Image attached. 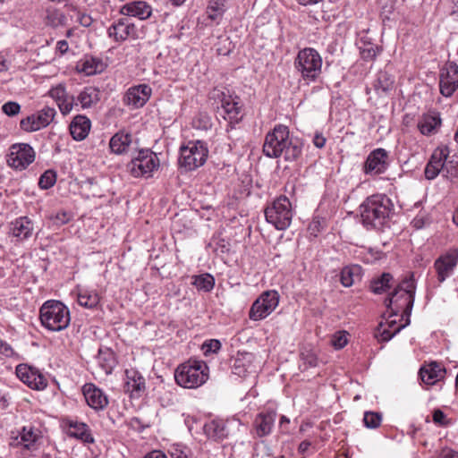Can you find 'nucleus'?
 Listing matches in <instances>:
<instances>
[{
  "instance_id": "obj_52",
  "label": "nucleus",
  "mask_w": 458,
  "mask_h": 458,
  "mask_svg": "<svg viewBox=\"0 0 458 458\" xmlns=\"http://www.w3.org/2000/svg\"><path fill=\"white\" fill-rule=\"evenodd\" d=\"M219 44H223L225 48L217 47L216 52H217L218 55H228L231 52V50H232V48H231L232 42L229 40V38H220L219 39Z\"/></svg>"
},
{
  "instance_id": "obj_36",
  "label": "nucleus",
  "mask_w": 458,
  "mask_h": 458,
  "mask_svg": "<svg viewBox=\"0 0 458 458\" xmlns=\"http://www.w3.org/2000/svg\"><path fill=\"white\" fill-rule=\"evenodd\" d=\"M361 267L360 266H349L342 269L340 275L341 284L344 287L352 286L355 279L360 278Z\"/></svg>"
},
{
  "instance_id": "obj_34",
  "label": "nucleus",
  "mask_w": 458,
  "mask_h": 458,
  "mask_svg": "<svg viewBox=\"0 0 458 458\" xmlns=\"http://www.w3.org/2000/svg\"><path fill=\"white\" fill-rule=\"evenodd\" d=\"M71 435L86 443H93L94 438L87 424L82 422H71L69 424Z\"/></svg>"
},
{
  "instance_id": "obj_41",
  "label": "nucleus",
  "mask_w": 458,
  "mask_h": 458,
  "mask_svg": "<svg viewBox=\"0 0 458 458\" xmlns=\"http://www.w3.org/2000/svg\"><path fill=\"white\" fill-rule=\"evenodd\" d=\"M66 20L65 14L59 10L48 11L46 17L47 24L55 28L65 25Z\"/></svg>"
},
{
  "instance_id": "obj_27",
  "label": "nucleus",
  "mask_w": 458,
  "mask_h": 458,
  "mask_svg": "<svg viewBox=\"0 0 458 458\" xmlns=\"http://www.w3.org/2000/svg\"><path fill=\"white\" fill-rule=\"evenodd\" d=\"M11 231L17 239L21 241L26 240L32 235V222L27 216H21L12 223Z\"/></svg>"
},
{
  "instance_id": "obj_55",
  "label": "nucleus",
  "mask_w": 458,
  "mask_h": 458,
  "mask_svg": "<svg viewBox=\"0 0 458 458\" xmlns=\"http://www.w3.org/2000/svg\"><path fill=\"white\" fill-rule=\"evenodd\" d=\"M439 458H458L455 451L450 448H444L439 455Z\"/></svg>"
},
{
  "instance_id": "obj_58",
  "label": "nucleus",
  "mask_w": 458,
  "mask_h": 458,
  "mask_svg": "<svg viewBox=\"0 0 458 458\" xmlns=\"http://www.w3.org/2000/svg\"><path fill=\"white\" fill-rule=\"evenodd\" d=\"M0 352L5 356H11L13 353V351L8 344L3 342V346L0 348Z\"/></svg>"
},
{
  "instance_id": "obj_15",
  "label": "nucleus",
  "mask_w": 458,
  "mask_h": 458,
  "mask_svg": "<svg viewBox=\"0 0 458 458\" xmlns=\"http://www.w3.org/2000/svg\"><path fill=\"white\" fill-rule=\"evenodd\" d=\"M16 375L31 389L42 390L47 385V378L38 369L26 364H19L16 367Z\"/></svg>"
},
{
  "instance_id": "obj_25",
  "label": "nucleus",
  "mask_w": 458,
  "mask_h": 458,
  "mask_svg": "<svg viewBox=\"0 0 458 458\" xmlns=\"http://www.w3.org/2000/svg\"><path fill=\"white\" fill-rule=\"evenodd\" d=\"M276 412L269 411L259 413L254 420L256 434L259 437H263L270 434L276 420Z\"/></svg>"
},
{
  "instance_id": "obj_33",
  "label": "nucleus",
  "mask_w": 458,
  "mask_h": 458,
  "mask_svg": "<svg viewBox=\"0 0 458 458\" xmlns=\"http://www.w3.org/2000/svg\"><path fill=\"white\" fill-rule=\"evenodd\" d=\"M131 142V135L129 133L118 132L110 140V148L115 154H121L126 150Z\"/></svg>"
},
{
  "instance_id": "obj_11",
  "label": "nucleus",
  "mask_w": 458,
  "mask_h": 458,
  "mask_svg": "<svg viewBox=\"0 0 458 458\" xmlns=\"http://www.w3.org/2000/svg\"><path fill=\"white\" fill-rule=\"evenodd\" d=\"M158 166V157L149 149L140 150L138 155L128 164V169L134 177H149Z\"/></svg>"
},
{
  "instance_id": "obj_5",
  "label": "nucleus",
  "mask_w": 458,
  "mask_h": 458,
  "mask_svg": "<svg viewBox=\"0 0 458 458\" xmlns=\"http://www.w3.org/2000/svg\"><path fill=\"white\" fill-rule=\"evenodd\" d=\"M39 318L42 325L51 331H61L70 324L69 309L61 301H47L40 308Z\"/></svg>"
},
{
  "instance_id": "obj_23",
  "label": "nucleus",
  "mask_w": 458,
  "mask_h": 458,
  "mask_svg": "<svg viewBox=\"0 0 458 458\" xmlns=\"http://www.w3.org/2000/svg\"><path fill=\"white\" fill-rule=\"evenodd\" d=\"M120 13L123 15L132 16L140 20H146L152 13L151 6L144 1H134L124 4Z\"/></svg>"
},
{
  "instance_id": "obj_39",
  "label": "nucleus",
  "mask_w": 458,
  "mask_h": 458,
  "mask_svg": "<svg viewBox=\"0 0 458 458\" xmlns=\"http://www.w3.org/2000/svg\"><path fill=\"white\" fill-rule=\"evenodd\" d=\"M439 124V118L432 115H424L419 122L418 128L423 135H429Z\"/></svg>"
},
{
  "instance_id": "obj_32",
  "label": "nucleus",
  "mask_w": 458,
  "mask_h": 458,
  "mask_svg": "<svg viewBox=\"0 0 458 458\" xmlns=\"http://www.w3.org/2000/svg\"><path fill=\"white\" fill-rule=\"evenodd\" d=\"M394 82L393 77L387 72L380 71L377 75L373 87L377 94H386L393 89Z\"/></svg>"
},
{
  "instance_id": "obj_61",
  "label": "nucleus",
  "mask_w": 458,
  "mask_h": 458,
  "mask_svg": "<svg viewBox=\"0 0 458 458\" xmlns=\"http://www.w3.org/2000/svg\"><path fill=\"white\" fill-rule=\"evenodd\" d=\"M173 5L174 6H180L182 5L185 0H169Z\"/></svg>"
},
{
  "instance_id": "obj_57",
  "label": "nucleus",
  "mask_w": 458,
  "mask_h": 458,
  "mask_svg": "<svg viewBox=\"0 0 458 458\" xmlns=\"http://www.w3.org/2000/svg\"><path fill=\"white\" fill-rule=\"evenodd\" d=\"M144 458H166V455L158 450H154L148 454Z\"/></svg>"
},
{
  "instance_id": "obj_28",
  "label": "nucleus",
  "mask_w": 458,
  "mask_h": 458,
  "mask_svg": "<svg viewBox=\"0 0 458 458\" xmlns=\"http://www.w3.org/2000/svg\"><path fill=\"white\" fill-rule=\"evenodd\" d=\"M442 369L436 362H431L423 366L420 369V377L422 382L426 385H434L442 377Z\"/></svg>"
},
{
  "instance_id": "obj_21",
  "label": "nucleus",
  "mask_w": 458,
  "mask_h": 458,
  "mask_svg": "<svg viewBox=\"0 0 458 458\" xmlns=\"http://www.w3.org/2000/svg\"><path fill=\"white\" fill-rule=\"evenodd\" d=\"M388 154L384 148L373 150L365 162L364 171L366 174H379L384 173L387 167Z\"/></svg>"
},
{
  "instance_id": "obj_16",
  "label": "nucleus",
  "mask_w": 458,
  "mask_h": 458,
  "mask_svg": "<svg viewBox=\"0 0 458 458\" xmlns=\"http://www.w3.org/2000/svg\"><path fill=\"white\" fill-rule=\"evenodd\" d=\"M107 34L115 42H123L129 38H136L137 29L127 18H120L108 28Z\"/></svg>"
},
{
  "instance_id": "obj_29",
  "label": "nucleus",
  "mask_w": 458,
  "mask_h": 458,
  "mask_svg": "<svg viewBox=\"0 0 458 458\" xmlns=\"http://www.w3.org/2000/svg\"><path fill=\"white\" fill-rule=\"evenodd\" d=\"M126 377L125 392L140 393L145 389V378L137 371H126Z\"/></svg>"
},
{
  "instance_id": "obj_50",
  "label": "nucleus",
  "mask_w": 458,
  "mask_h": 458,
  "mask_svg": "<svg viewBox=\"0 0 458 458\" xmlns=\"http://www.w3.org/2000/svg\"><path fill=\"white\" fill-rule=\"evenodd\" d=\"M407 325L403 324L399 327H397L396 328L394 329L393 332H391L389 329H386V328H383L382 331H380L379 333V340L380 341H383V342H387L389 341L390 339H392V337L394 335H395L397 333H399L401 331L402 328L405 327Z\"/></svg>"
},
{
  "instance_id": "obj_24",
  "label": "nucleus",
  "mask_w": 458,
  "mask_h": 458,
  "mask_svg": "<svg viewBox=\"0 0 458 458\" xmlns=\"http://www.w3.org/2000/svg\"><path fill=\"white\" fill-rule=\"evenodd\" d=\"M39 438L38 431L32 427H23L20 435L13 439L11 445H21L25 449L33 450Z\"/></svg>"
},
{
  "instance_id": "obj_35",
  "label": "nucleus",
  "mask_w": 458,
  "mask_h": 458,
  "mask_svg": "<svg viewBox=\"0 0 458 458\" xmlns=\"http://www.w3.org/2000/svg\"><path fill=\"white\" fill-rule=\"evenodd\" d=\"M206 434L215 439H223L227 436L225 425L221 420H214L204 427Z\"/></svg>"
},
{
  "instance_id": "obj_31",
  "label": "nucleus",
  "mask_w": 458,
  "mask_h": 458,
  "mask_svg": "<svg viewBox=\"0 0 458 458\" xmlns=\"http://www.w3.org/2000/svg\"><path fill=\"white\" fill-rule=\"evenodd\" d=\"M105 68L104 63L96 57H85L81 61L79 71L86 74L87 76L94 75L103 72Z\"/></svg>"
},
{
  "instance_id": "obj_60",
  "label": "nucleus",
  "mask_w": 458,
  "mask_h": 458,
  "mask_svg": "<svg viewBox=\"0 0 458 458\" xmlns=\"http://www.w3.org/2000/svg\"><path fill=\"white\" fill-rule=\"evenodd\" d=\"M310 446V442L304 440L299 445V452L305 453Z\"/></svg>"
},
{
  "instance_id": "obj_3",
  "label": "nucleus",
  "mask_w": 458,
  "mask_h": 458,
  "mask_svg": "<svg viewBox=\"0 0 458 458\" xmlns=\"http://www.w3.org/2000/svg\"><path fill=\"white\" fill-rule=\"evenodd\" d=\"M415 289V280L411 274L399 283L390 297L386 300V302L388 301L386 306L391 309L392 315L397 316L402 310V319L405 318V325H409L411 322L410 317L414 304Z\"/></svg>"
},
{
  "instance_id": "obj_19",
  "label": "nucleus",
  "mask_w": 458,
  "mask_h": 458,
  "mask_svg": "<svg viewBox=\"0 0 458 458\" xmlns=\"http://www.w3.org/2000/svg\"><path fill=\"white\" fill-rule=\"evenodd\" d=\"M82 393L88 405L95 411H102L108 405L106 394L92 383L85 384L82 386Z\"/></svg>"
},
{
  "instance_id": "obj_12",
  "label": "nucleus",
  "mask_w": 458,
  "mask_h": 458,
  "mask_svg": "<svg viewBox=\"0 0 458 458\" xmlns=\"http://www.w3.org/2000/svg\"><path fill=\"white\" fill-rule=\"evenodd\" d=\"M279 303V294L276 291H266L262 293L252 303L249 318L253 321H259L270 315Z\"/></svg>"
},
{
  "instance_id": "obj_49",
  "label": "nucleus",
  "mask_w": 458,
  "mask_h": 458,
  "mask_svg": "<svg viewBox=\"0 0 458 458\" xmlns=\"http://www.w3.org/2000/svg\"><path fill=\"white\" fill-rule=\"evenodd\" d=\"M2 111L8 116H15L21 111V106L14 101L6 102L2 106Z\"/></svg>"
},
{
  "instance_id": "obj_56",
  "label": "nucleus",
  "mask_w": 458,
  "mask_h": 458,
  "mask_svg": "<svg viewBox=\"0 0 458 458\" xmlns=\"http://www.w3.org/2000/svg\"><path fill=\"white\" fill-rule=\"evenodd\" d=\"M69 49V45L66 40H60L56 44V50L61 54H65Z\"/></svg>"
},
{
  "instance_id": "obj_45",
  "label": "nucleus",
  "mask_w": 458,
  "mask_h": 458,
  "mask_svg": "<svg viewBox=\"0 0 458 458\" xmlns=\"http://www.w3.org/2000/svg\"><path fill=\"white\" fill-rule=\"evenodd\" d=\"M225 0H211L208 5V17L216 20L224 12Z\"/></svg>"
},
{
  "instance_id": "obj_53",
  "label": "nucleus",
  "mask_w": 458,
  "mask_h": 458,
  "mask_svg": "<svg viewBox=\"0 0 458 458\" xmlns=\"http://www.w3.org/2000/svg\"><path fill=\"white\" fill-rule=\"evenodd\" d=\"M433 421L440 426L447 424L445 413L441 410H435L433 412Z\"/></svg>"
},
{
  "instance_id": "obj_63",
  "label": "nucleus",
  "mask_w": 458,
  "mask_h": 458,
  "mask_svg": "<svg viewBox=\"0 0 458 458\" xmlns=\"http://www.w3.org/2000/svg\"><path fill=\"white\" fill-rule=\"evenodd\" d=\"M290 420L285 416H282L280 419V425L283 426L284 423H289Z\"/></svg>"
},
{
  "instance_id": "obj_2",
  "label": "nucleus",
  "mask_w": 458,
  "mask_h": 458,
  "mask_svg": "<svg viewBox=\"0 0 458 458\" xmlns=\"http://www.w3.org/2000/svg\"><path fill=\"white\" fill-rule=\"evenodd\" d=\"M393 208L392 200L385 194L368 197L360 206L362 224L367 228L380 229Z\"/></svg>"
},
{
  "instance_id": "obj_1",
  "label": "nucleus",
  "mask_w": 458,
  "mask_h": 458,
  "mask_svg": "<svg viewBox=\"0 0 458 458\" xmlns=\"http://www.w3.org/2000/svg\"><path fill=\"white\" fill-rule=\"evenodd\" d=\"M289 129L283 124L276 125L265 138L263 153L270 158L284 157L285 161L293 162L301 155V146L293 143L289 137Z\"/></svg>"
},
{
  "instance_id": "obj_42",
  "label": "nucleus",
  "mask_w": 458,
  "mask_h": 458,
  "mask_svg": "<svg viewBox=\"0 0 458 458\" xmlns=\"http://www.w3.org/2000/svg\"><path fill=\"white\" fill-rule=\"evenodd\" d=\"M326 226L327 219L319 216H315L308 226V231L310 235L316 237Z\"/></svg>"
},
{
  "instance_id": "obj_47",
  "label": "nucleus",
  "mask_w": 458,
  "mask_h": 458,
  "mask_svg": "<svg viewBox=\"0 0 458 458\" xmlns=\"http://www.w3.org/2000/svg\"><path fill=\"white\" fill-rule=\"evenodd\" d=\"M379 49L377 47H374L372 44L365 45L360 49V55L362 59L366 61L374 60L378 53Z\"/></svg>"
},
{
  "instance_id": "obj_44",
  "label": "nucleus",
  "mask_w": 458,
  "mask_h": 458,
  "mask_svg": "<svg viewBox=\"0 0 458 458\" xmlns=\"http://www.w3.org/2000/svg\"><path fill=\"white\" fill-rule=\"evenodd\" d=\"M382 420L381 413L374 411H366L364 413L363 422L369 428H377L380 426Z\"/></svg>"
},
{
  "instance_id": "obj_6",
  "label": "nucleus",
  "mask_w": 458,
  "mask_h": 458,
  "mask_svg": "<svg viewBox=\"0 0 458 458\" xmlns=\"http://www.w3.org/2000/svg\"><path fill=\"white\" fill-rule=\"evenodd\" d=\"M208 370V365L204 361L190 360L176 369L174 378L184 388H196L207 381Z\"/></svg>"
},
{
  "instance_id": "obj_30",
  "label": "nucleus",
  "mask_w": 458,
  "mask_h": 458,
  "mask_svg": "<svg viewBox=\"0 0 458 458\" xmlns=\"http://www.w3.org/2000/svg\"><path fill=\"white\" fill-rule=\"evenodd\" d=\"M99 90L95 87H86L79 94L77 99L82 108H89L96 105L99 99Z\"/></svg>"
},
{
  "instance_id": "obj_17",
  "label": "nucleus",
  "mask_w": 458,
  "mask_h": 458,
  "mask_svg": "<svg viewBox=\"0 0 458 458\" xmlns=\"http://www.w3.org/2000/svg\"><path fill=\"white\" fill-rule=\"evenodd\" d=\"M152 93L151 88L147 84H140L128 89L123 98V102L133 108L142 107L149 99Z\"/></svg>"
},
{
  "instance_id": "obj_14",
  "label": "nucleus",
  "mask_w": 458,
  "mask_h": 458,
  "mask_svg": "<svg viewBox=\"0 0 458 458\" xmlns=\"http://www.w3.org/2000/svg\"><path fill=\"white\" fill-rule=\"evenodd\" d=\"M55 114V108L45 106L37 113L21 119L20 126L28 132L36 131L48 126L53 122Z\"/></svg>"
},
{
  "instance_id": "obj_38",
  "label": "nucleus",
  "mask_w": 458,
  "mask_h": 458,
  "mask_svg": "<svg viewBox=\"0 0 458 458\" xmlns=\"http://www.w3.org/2000/svg\"><path fill=\"white\" fill-rule=\"evenodd\" d=\"M393 276L389 273H383L380 277L374 279L371 282L370 289L376 294H381L391 287V281Z\"/></svg>"
},
{
  "instance_id": "obj_37",
  "label": "nucleus",
  "mask_w": 458,
  "mask_h": 458,
  "mask_svg": "<svg viewBox=\"0 0 458 458\" xmlns=\"http://www.w3.org/2000/svg\"><path fill=\"white\" fill-rule=\"evenodd\" d=\"M77 299L81 306L88 309L95 308L99 302L98 294L95 291L80 290Z\"/></svg>"
},
{
  "instance_id": "obj_9",
  "label": "nucleus",
  "mask_w": 458,
  "mask_h": 458,
  "mask_svg": "<svg viewBox=\"0 0 458 458\" xmlns=\"http://www.w3.org/2000/svg\"><path fill=\"white\" fill-rule=\"evenodd\" d=\"M179 165L187 171H192L203 165L207 160L208 150L200 141H189L186 146L181 147Z\"/></svg>"
},
{
  "instance_id": "obj_51",
  "label": "nucleus",
  "mask_w": 458,
  "mask_h": 458,
  "mask_svg": "<svg viewBox=\"0 0 458 458\" xmlns=\"http://www.w3.org/2000/svg\"><path fill=\"white\" fill-rule=\"evenodd\" d=\"M107 356H108V359L102 358V354L100 353L98 359H99V363L103 367L106 373H110L114 367V359H113V354L110 352L107 353Z\"/></svg>"
},
{
  "instance_id": "obj_20",
  "label": "nucleus",
  "mask_w": 458,
  "mask_h": 458,
  "mask_svg": "<svg viewBox=\"0 0 458 458\" xmlns=\"http://www.w3.org/2000/svg\"><path fill=\"white\" fill-rule=\"evenodd\" d=\"M48 96L52 98L57 104L60 112L63 114H69L75 104L73 95L67 92L64 84H58L48 91Z\"/></svg>"
},
{
  "instance_id": "obj_54",
  "label": "nucleus",
  "mask_w": 458,
  "mask_h": 458,
  "mask_svg": "<svg viewBox=\"0 0 458 458\" xmlns=\"http://www.w3.org/2000/svg\"><path fill=\"white\" fill-rule=\"evenodd\" d=\"M326 141V138L321 133L317 132L313 138V143L318 148H322L325 146Z\"/></svg>"
},
{
  "instance_id": "obj_8",
  "label": "nucleus",
  "mask_w": 458,
  "mask_h": 458,
  "mask_svg": "<svg viewBox=\"0 0 458 458\" xmlns=\"http://www.w3.org/2000/svg\"><path fill=\"white\" fill-rule=\"evenodd\" d=\"M266 220L277 230H284L291 225L293 218L292 204L285 196H280L265 209Z\"/></svg>"
},
{
  "instance_id": "obj_4",
  "label": "nucleus",
  "mask_w": 458,
  "mask_h": 458,
  "mask_svg": "<svg viewBox=\"0 0 458 458\" xmlns=\"http://www.w3.org/2000/svg\"><path fill=\"white\" fill-rule=\"evenodd\" d=\"M440 172L451 182H455L458 178V161L449 159V149L447 147L433 152L424 173L428 180H432Z\"/></svg>"
},
{
  "instance_id": "obj_7",
  "label": "nucleus",
  "mask_w": 458,
  "mask_h": 458,
  "mask_svg": "<svg viewBox=\"0 0 458 458\" xmlns=\"http://www.w3.org/2000/svg\"><path fill=\"white\" fill-rule=\"evenodd\" d=\"M294 65L304 81L312 82L321 74L322 57L316 49L305 47L298 52Z\"/></svg>"
},
{
  "instance_id": "obj_48",
  "label": "nucleus",
  "mask_w": 458,
  "mask_h": 458,
  "mask_svg": "<svg viewBox=\"0 0 458 458\" xmlns=\"http://www.w3.org/2000/svg\"><path fill=\"white\" fill-rule=\"evenodd\" d=\"M73 12L75 13L76 21L79 22L81 26L88 28L92 24L93 19L89 14L81 12L77 8H73Z\"/></svg>"
},
{
  "instance_id": "obj_62",
  "label": "nucleus",
  "mask_w": 458,
  "mask_h": 458,
  "mask_svg": "<svg viewBox=\"0 0 458 458\" xmlns=\"http://www.w3.org/2000/svg\"><path fill=\"white\" fill-rule=\"evenodd\" d=\"M0 65H1V67H0V71H5V70H7V69H8V66H7V64H6V61H5V60H2V61L0 62Z\"/></svg>"
},
{
  "instance_id": "obj_13",
  "label": "nucleus",
  "mask_w": 458,
  "mask_h": 458,
  "mask_svg": "<svg viewBox=\"0 0 458 458\" xmlns=\"http://www.w3.org/2000/svg\"><path fill=\"white\" fill-rule=\"evenodd\" d=\"M35 159V151L26 143H16L11 146L8 154V165L17 170H23Z\"/></svg>"
},
{
  "instance_id": "obj_10",
  "label": "nucleus",
  "mask_w": 458,
  "mask_h": 458,
  "mask_svg": "<svg viewBox=\"0 0 458 458\" xmlns=\"http://www.w3.org/2000/svg\"><path fill=\"white\" fill-rule=\"evenodd\" d=\"M211 98L220 101V106H217V115L228 122L230 125L239 123L242 115L241 106L237 97H233L225 91L214 89L211 92Z\"/></svg>"
},
{
  "instance_id": "obj_46",
  "label": "nucleus",
  "mask_w": 458,
  "mask_h": 458,
  "mask_svg": "<svg viewBox=\"0 0 458 458\" xmlns=\"http://www.w3.org/2000/svg\"><path fill=\"white\" fill-rule=\"evenodd\" d=\"M347 343L348 339L345 331L337 332L331 338V344L337 350L344 348Z\"/></svg>"
},
{
  "instance_id": "obj_43",
  "label": "nucleus",
  "mask_w": 458,
  "mask_h": 458,
  "mask_svg": "<svg viewBox=\"0 0 458 458\" xmlns=\"http://www.w3.org/2000/svg\"><path fill=\"white\" fill-rule=\"evenodd\" d=\"M56 182V174L53 170H47L40 176L38 185L41 189L47 190L55 185Z\"/></svg>"
},
{
  "instance_id": "obj_64",
  "label": "nucleus",
  "mask_w": 458,
  "mask_h": 458,
  "mask_svg": "<svg viewBox=\"0 0 458 458\" xmlns=\"http://www.w3.org/2000/svg\"><path fill=\"white\" fill-rule=\"evenodd\" d=\"M413 223H414V226L417 228H420L421 226L420 220H419V219H414Z\"/></svg>"
},
{
  "instance_id": "obj_18",
  "label": "nucleus",
  "mask_w": 458,
  "mask_h": 458,
  "mask_svg": "<svg viewBox=\"0 0 458 458\" xmlns=\"http://www.w3.org/2000/svg\"><path fill=\"white\" fill-rule=\"evenodd\" d=\"M440 92L445 97H450L458 88V65L451 63L442 70L439 81Z\"/></svg>"
},
{
  "instance_id": "obj_26",
  "label": "nucleus",
  "mask_w": 458,
  "mask_h": 458,
  "mask_svg": "<svg viewBox=\"0 0 458 458\" xmlns=\"http://www.w3.org/2000/svg\"><path fill=\"white\" fill-rule=\"evenodd\" d=\"M91 123L89 118L84 115H77L73 118L70 124V132L75 140H84L90 130Z\"/></svg>"
},
{
  "instance_id": "obj_59",
  "label": "nucleus",
  "mask_w": 458,
  "mask_h": 458,
  "mask_svg": "<svg viewBox=\"0 0 458 458\" xmlns=\"http://www.w3.org/2000/svg\"><path fill=\"white\" fill-rule=\"evenodd\" d=\"M208 346L209 350L216 352V351H218L220 349L221 344L218 340H211Z\"/></svg>"
},
{
  "instance_id": "obj_22",
  "label": "nucleus",
  "mask_w": 458,
  "mask_h": 458,
  "mask_svg": "<svg viewBox=\"0 0 458 458\" xmlns=\"http://www.w3.org/2000/svg\"><path fill=\"white\" fill-rule=\"evenodd\" d=\"M457 261L458 252L456 250L442 255L436 259L434 267L440 283L444 282L454 272Z\"/></svg>"
},
{
  "instance_id": "obj_40",
  "label": "nucleus",
  "mask_w": 458,
  "mask_h": 458,
  "mask_svg": "<svg viewBox=\"0 0 458 458\" xmlns=\"http://www.w3.org/2000/svg\"><path fill=\"white\" fill-rule=\"evenodd\" d=\"M192 284L204 292H210L215 285V278L210 274H202L193 277Z\"/></svg>"
}]
</instances>
